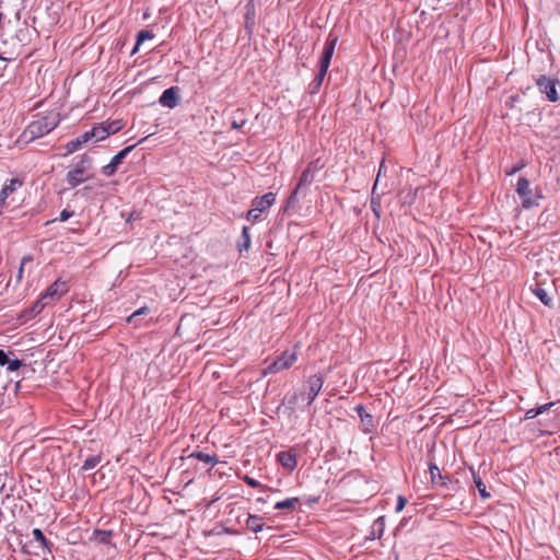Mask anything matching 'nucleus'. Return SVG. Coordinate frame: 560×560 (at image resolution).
<instances>
[{
  "label": "nucleus",
  "mask_w": 560,
  "mask_h": 560,
  "mask_svg": "<svg viewBox=\"0 0 560 560\" xmlns=\"http://www.w3.org/2000/svg\"><path fill=\"white\" fill-rule=\"evenodd\" d=\"M384 162L381 163V166H380V170H378V174L380 176L382 175V173H384Z\"/></svg>",
  "instance_id": "44"
},
{
  "label": "nucleus",
  "mask_w": 560,
  "mask_h": 560,
  "mask_svg": "<svg viewBox=\"0 0 560 560\" xmlns=\"http://www.w3.org/2000/svg\"><path fill=\"white\" fill-rule=\"evenodd\" d=\"M338 42V37L334 35H329L327 38L322 56L319 58L318 62V73L316 74L315 79L313 80V88L314 90H318L324 81V78L328 71V68L330 66L331 58L334 56V51L336 48Z\"/></svg>",
  "instance_id": "3"
},
{
  "label": "nucleus",
  "mask_w": 560,
  "mask_h": 560,
  "mask_svg": "<svg viewBox=\"0 0 560 560\" xmlns=\"http://www.w3.org/2000/svg\"><path fill=\"white\" fill-rule=\"evenodd\" d=\"M95 538L103 544L109 542V538L112 536V532L109 530H95Z\"/></svg>",
  "instance_id": "29"
},
{
  "label": "nucleus",
  "mask_w": 560,
  "mask_h": 560,
  "mask_svg": "<svg viewBox=\"0 0 560 560\" xmlns=\"http://www.w3.org/2000/svg\"><path fill=\"white\" fill-rule=\"evenodd\" d=\"M133 148L135 145H129L119 151L115 156H113L107 165L103 166L102 173L107 177L113 176L116 173L118 166L121 164L122 160L133 150Z\"/></svg>",
  "instance_id": "8"
},
{
  "label": "nucleus",
  "mask_w": 560,
  "mask_h": 560,
  "mask_svg": "<svg viewBox=\"0 0 560 560\" xmlns=\"http://www.w3.org/2000/svg\"><path fill=\"white\" fill-rule=\"evenodd\" d=\"M384 529H385V518H384V516H380L374 521V523L371 527V533L368 536V539L374 540L376 538H381L384 533Z\"/></svg>",
  "instance_id": "16"
},
{
  "label": "nucleus",
  "mask_w": 560,
  "mask_h": 560,
  "mask_svg": "<svg viewBox=\"0 0 560 560\" xmlns=\"http://www.w3.org/2000/svg\"><path fill=\"white\" fill-rule=\"evenodd\" d=\"M516 191L522 199L523 208L528 209L538 206L537 199L540 198V196L533 194L529 182L526 178L522 177L518 179Z\"/></svg>",
  "instance_id": "6"
},
{
  "label": "nucleus",
  "mask_w": 560,
  "mask_h": 560,
  "mask_svg": "<svg viewBox=\"0 0 560 560\" xmlns=\"http://www.w3.org/2000/svg\"><path fill=\"white\" fill-rule=\"evenodd\" d=\"M0 59H3L2 57H0Z\"/></svg>",
  "instance_id": "45"
},
{
  "label": "nucleus",
  "mask_w": 560,
  "mask_h": 560,
  "mask_svg": "<svg viewBox=\"0 0 560 560\" xmlns=\"http://www.w3.org/2000/svg\"><path fill=\"white\" fill-rule=\"evenodd\" d=\"M250 247L249 229L244 226L242 230L241 241L238 242L240 250H247Z\"/></svg>",
  "instance_id": "22"
},
{
  "label": "nucleus",
  "mask_w": 560,
  "mask_h": 560,
  "mask_svg": "<svg viewBox=\"0 0 560 560\" xmlns=\"http://www.w3.org/2000/svg\"><path fill=\"white\" fill-rule=\"evenodd\" d=\"M381 177H380V174H377V177H376V180L374 183V186L372 188V195L374 196L376 194V190L378 189V187H381Z\"/></svg>",
  "instance_id": "39"
},
{
  "label": "nucleus",
  "mask_w": 560,
  "mask_h": 560,
  "mask_svg": "<svg viewBox=\"0 0 560 560\" xmlns=\"http://www.w3.org/2000/svg\"><path fill=\"white\" fill-rule=\"evenodd\" d=\"M535 295L540 300V302L547 306H551L552 299L548 295L545 289L537 287L534 290Z\"/></svg>",
  "instance_id": "27"
},
{
  "label": "nucleus",
  "mask_w": 560,
  "mask_h": 560,
  "mask_svg": "<svg viewBox=\"0 0 560 560\" xmlns=\"http://www.w3.org/2000/svg\"><path fill=\"white\" fill-rule=\"evenodd\" d=\"M538 415H540V410L537 409V408H533V409H529V410L526 411L525 419H534Z\"/></svg>",
  "instance_id": "36"
},
{
  "label": "nucleus",
  "mask_w": 560,
  "mask_h": 560,
  "mask_svg": "<svg viewBox=\"0 0 560 560\" xmlns=\"http://www.w3.org/2000/svg\"><path fill=\"white\" fill-rule=\"evenodd\" d=\"M524 167V164L514 166L510 172H508L509 175H513L516 172L521 171Z\"/></svg>",
  "instance_id": "41"
},
{
  "label": "nucleus",
  "mask_w": 560,
  "mask_h": 560,
  "mask_svg": "<svg viewBox=\"0 0 560 560\" xmlns=\"http://www.w3.org/2000/svg\"><path fill=\"white\" fill-rule=\"evenodd\" d=\"M277 458L283 468H285L290 471H292L296 468L298 459H296V454L294 452H292V451L280 452L277 455Z\"/></svg>",
  "instance_id": "13"
},
{
  "label": "nucleus",
  "mask_w": 560,
  "mask_h": 560,
  "mask_svg": "<svg viewBox=\"0 0 560 560\" xmlns=\"http://www.w3.org/2000/svg\"><path fill=\"white\" fill-rule=\"evenodd\" d=\"M299 503L298 498H288L283 501L276 503L275 509L277 510H294Z\"/></svg>",
  "instance_id": "20"
},
{
  "label": "nucleus",
  "mask_w": 560,
  "mask_h": 560,
  "mask_svg": "<svg viewBox=\"0 0 560 560\" xmlns=\"http://www.w3.org/2000/svg\"><path fill=\"white\" fill-rule=\"evenodd\" d=\"M9 362L8 354L0 349V365H5Z\"/></svg>",
  "instance_id": "38"
},
{
  "label": "nucleus",
  "mask_w": 560,
  "mask_h": 560,
  "mask_svg": "<svg viewBox=\"0 0 560 560\" xmlns=\"http://www.w3.org/2000/svg\"><path fill=\"white\" fill-rule=\"evenodd\" d=\"M100 463V456H91L86 458L83 463L82 469L83 470H91L95 468Z\"/></svg>",
  "instance_id": "28"
},
{
  "label": "nucleus",
  "mask_w": 560,
  "mask_h": 560,
  "mask_svg": "<svg viewBox=\"0 0 560 560\" xmlns=\"http://www.w3.org/2000/svg\"><path fill=\"white\" fill-rule=\"evenodd\" d=\"M59 122L60 118L57 113H48L45 116H38L27 126L24 135H30V139L43 137L54 130Z\"/></svg>",
  "instance_id": "2"
},
{
  "label": "nucleus",
  "mask_w": 560,
  "mask_h": 560,
  "mask_svg": "<svg viewBox=\"0 0 560 560\" xmlns=\"http://www.w3.org/2000/svg\"><path fill=\"white\" fill-rule=\"evenodd\" d=\"M556 80H552L550 78H547L545 75H541L538 80H537V85L539 88V90L546 94L547 98L550 101V102H557L558 101V92H557V89H556Z\"/></svg>",
  "instance_id": "9"
},
{
  "label": "nucleus",
  "mask_w": 560,
  "mask_h": 560,
  "mask_svg": "<svg viewBox=\"0 0 560 560\" xmlns=\"http://www.w3.org/2000/svg\"><path fill=\"white\" fill-rule=\"evenodd\" d=\"M406 503H407V500L402 495H399L397 498L396 512L397 513L401 512L402 509L405 508Z\"/></svg>",
  "instance_id": "34"
},
{
  "label": "nucleus",
  "mask_w": 560,
  "mask_h": 560,
  "mask_svg": "<svg viewBox=\"0 0 560 560\" xmlns=\"http://www.w3.org/2000/svg\"><path fill=\"white\" fill-rule=\"evenodd\" d=\"M248 525L255 533L262 529V524L259 523V518L256 516H250Z\"/></svg>",
  "instance_id": "31"
},
{
  "label": "nucleus",
  "mask_w": 560,
  "mask_h": 560,
  "mask_svg": "<svg viewBox=\"0 0 560 560\" xmlns=\"http://www.w3.org/2000/svg\"><path fill=\"white\" fill-rule=\"evenodd\" d=\"M322 166L323 165L319 164V161L316 160L314 162H311L307 165V167L302 172L296 187L294 188V190L291 192L287 200V205L284 208L285 211L293 208L296 205L300 195L305 196V188L312 184L316 172H318L322 168Z\"/></svg>",
  "instance_id": "1"
},
{
  "label": "nucleus",
  "mask_w": 560,
  "mask_h": 560,
  "mask_svg": "<svg viewBox=\"0 0 560 560\" xmlns=\"http://www.w3.org/2000/svg\"><path fill=\"white\" fill-rule=\"evenodd\" d=\"M355 410L359 417L361 418L362 422H372V416L365 412L364 407L362 405H358L355 407Z\"/></svg>",
  "instance_id": "30"
},
{
  "label": "nucleus",
  "mask_w": 560,
  "mask_h": 560,
  "mask_svg": "<svg viewBox=\"0 0 560 560\" xmlns=\"http://www.w3.org/2000/svg\"><path fill=\"white\" fill-rule=\"evenodd\" d=\"M324 385V377L320 374H315L308 377L307 380V404L311 405L319 392L322 390V387Z\"/></svg>",
  "instance_id": "10"
},
{
  "label": "nucleus",
  "mask_w": 560,
  "mask_h": 560,
  "mask_svg": "<svg viewBox=\"0 0 560 560\" xmlns=\"http://www.w3.org/2000/svg\"><path fill=\"white\" fill-rule=\"evenodd\" d=\"M7 364H8V370L13 372V371H16L18 369H20L23 363L19 359H14V360L9 359V362Z\"/></svg>",
  "instance_id": "32"
},
{
  "label": "nucleus",
  "mask_w": 560,
  "mask_h": 560,
  "mask_svg": "<svg viewBox=\"0 0 560 560\" xmlns=\"http://www.w3.org/2000/svg\"><path fill=\"white\" fill-rule=\"evenodd\" d=\"M472 475H474V482L480 493V497L482 499L490 498V493L487 491L486 485L482 482L481 478L479 476H477L475 472Z\"/></svg>",
  "instance_id": "25"
},
{
  "label": "nucleus",
  "mask_w": 560,
  "mask_h": 560,
  "mask_svg": "<svg viewBox=\"0 0 560 560\" xmlns=\"http://www.w3.org/2000/svg\"><path fill=\"white\" fill-rule=\"evenodd\" d=\"M153 37H154V35H153V33H152V32L147 31V30H142V31H140V32L138 33V35H137V43H136V46H135V48H133V50H132V54H135V52L138 50L139 46H140L144 40H147V39H152Z\"/></svg>",
  "instance_id": "24"
},
{
  "label": "nucleus",
  "mask_w": 560,
  "mask_h": 560,
  "mask_svg": "<svg viewBox=\"0 0 560 560\" xmlns=\"http://www.w3.org/2000/svg\"><path fill=\"white\" fill-rule=\"evenodd\" d=\"M298 360V353L296 351L293 352H283L281 355H279L268 368L266 369V373H278L282 370L289 369L292 366L295 361Z\"/></svg>",
  "instance_id": "7"
},
{
  "label": "nucleus",
  "mask_w": 560,
  "mask_h": 560,
  "mask_svg": "<svg viewBox=\"0 0 560 560\" xmlns=\"http://www.w3.org/2000/svg\"><path fill=\"white\" fill-rule=\"evenodd\" d=\"M21 186H22V182L16 178L10 179L9 184H5L3 186V188L0 191V214L2 213V209L5 205L7 198Z\"/></svg>",
  "instance_id": "14"
},
{
  "label": "nucleus",
  "mask_w": 560,
  "mask_h": 560,
  "mask_svg": "<svg viewBox=\"0 0 560 560\" xmlns=\"http://www.w3.org/2000/svg\"><path fill=\"white\" fill-rule=\"evenodd\" d=\"M32 535H33L35 541L38 544V548H40L43 550L49 549V546H48L49 544L40 529H38V528L33 529ZM48 551L50 552V550H48Z\"/></svg>",
  "instance_id": "21"
},
{
  "label": "nucleus",
  "mask_w": 560,
  "mask_h": 560,
  "mask_svg": "<svg viewBox=\"0 0 560 560\" xmlns=\"http://www.w3.org/2000/svg\"><path fill=\"white\" fill-rule=\"evenodd\" d=\"M90 140L95 139L101 141L106 139L109 135L115 133L116 129H107L105 126H95L92 130L86 131Z\"/></svg>",
  "instance_id": "15"
},
{
  "label": "nucleus",
  "mask_w": 560,
  "mask_h": 560,
  "mask_svg": "<svg viewBox=\"0 0 560 560\" xmlns=\"http://www.w3.org/2000/svg\"><path fill=\"white\" fill-rule=\"evenodd\" d=\"M49 304V301L43 300L40 295L39 299L34 303V305L30 308V316H35L42 312V310Z\"/></svg>",
  "instance_id": "26"
},
{
  "label": "nucleus",
  "mask_w": 560,
  "mask_h": 560,
  "mask_svg": "<svg viewBox=\"0 0 560 560\" xmlns=\"http://www.w3.org/2000/svg\"><path fill=\"white\" fill-rule=\"evenodd\" d=\"M68 291L67 284L63 281L56 280L45 293L42 294L43 300L54 302L59 300Z\"/></svg>",
  "instance_id": "11"
},
{
  "label": "nucleus",
  "mask_w": 560,
  "mask_h": 560,
  "mask_svg": "<svg viewBox=\"0 0 560 560\" xmlns=\"http://www.w3.org/2000/svg\"><path fill=\"white\" fill-rule=\"evenodd\" d=\"M553 405V402H549V404H545L540 407H538L537 409L540 410V413L545 412L546 410H548L551 406Z\"/></svg>",
  "instance_id": "42"
},
{
  "label": "nucleus",
  "mask_w": 560,
  "mask_h": 560,
  "mask_svg": "<svg viewBox=\"0 0 560 560\" xmlns=\"http://www.w3.org/2000/svg\"><path fill=\"white\" fill-rule=\"evenodd\" d=\"M246 124V118L243 109H236L233 113L231 126L233 129H241Z\"/></svg>",
  "instance_id": "19"
},
{
  "label": "nucleus",
  "mask_w": 560,
  "mask_h": 560,
  "mask_svg": "<svg viewBox=\"0 0 560 560\" xmlns=\"http://www.w3.org/2000/svg\"><path fill=\"white\" fill-rule=\"evenodd\" d=\"M147 312H148V308H147V307H141V308H139L138 311H136L132 315H130V316L127 318V320H128L129 323H131V322H133L138 316L143 315V314H145Z\"/></svg>",
  "instance_id": "33"
},
{
  "label": "nucleus",
  "mask_w": 560,
  "mask_h": 560,
  "mask_svg": "<svg viewBox=\"0 0 560 560\" xmlns=\"http://www.w3.org/2000/svg\"><path fill=\"white\" fill-rule=\"evenodd\" d=\"M88 141H90V138H89V135L88 132L85 131L84 133H82L81 136H79L78 138H75L74 140H71L70 142L67 143L66 145V149H67V153H73L74 151H77L82 144L86 143Z\"/></svg>",
  "instance_id": "17"
},
{
  "label": "nucleus",
  "mask_w": 560,
  "mask_h": 560,
  "mask_svg": "<svg viewBox=\"0 0 560 560\" xmlns=\"http://www.w3.org/2000/svg\"><path fill=\"white\" fill-rule=\"evenodd\" d=\"M32 259L30 257H24L22 259V265H21V268H20V271H19V278L22 277V272H23V265L25 264V261H31Z\"/></svg>",
  "instance_id": "43"
},
{
  "label": "nucleus",
  "mask_w": 560,
  "mask_h": 560,
  "mask_svg": "<svg viewBox=\"0 0 560 560\" xmlns=\"http://www.w3.org/2000/svg\"><path fill=\"white\" fill-rule=\"evenodd\" d=\"M72 215H73V212H72V211H69V210H67V209H63V210L60 212L59 221L65 222V221H67L68 219H70Z\"/></svg>",
  "instance_id": "35"
},
{
  "label": "nucleus",
  "mask_w": 560,
  "mask_h": 560,
  "mask_svg": "<svg viewBox=\"0 0 560 560\" xmlns=\"http://www.w3.org/2000/svg\"><path fill=\"white\" fill-rule=\"evenodd\" d=\"M244 480H245V482H246L248 486H250L252 488H257V487H259V482H258L257 480H255V479H253V478L248 477V476H246V477L244 478Z\"/></svg>",
  "instance_id": "37"
},
{
  "label": "nucleus",
  "mask_w": 560,
  "mask_h": 560,
  "mask_svg": "<svg viewBox=\"0 0 560 560\" xmlns=\"http://www.w3.org/2000/svg\"><path fill=\"white\" fill-rule=\"evenodd\" d=\"M160 104L167 108H174L178 104V90L177 88H168L166 89L161 97H160Z\"/></svg>",
  "instance_id": "12"
},
{
  "label": "nucleus",
  "mask_w": 560,
  "mask_h": 560,
  "mask_svg": "<svg viewBox=\"0 0 560 560\" xmlns=\"http://www.w3.org/2000/svg\"><path fill=\"white\" fill-rule=\"evenodd\" d=\"M107 129H116V132L120 129V126L117 122H110L105 126Z\"/></svg>",
  "instance_id": "40"
},
{
  "label": "nucleus",
  "mask_w": 560,
  "mask_h": 560,
  "mask_svg": "<svg viewBox=\"0 0 560 560\" xmlns=\"http://www.w3.org/2000/svg\"><path fill=\"white\" fill-rule=\"evenodd\" d=\"M195 458L205 464H210L212 467L218 463V459L214 456L206 454L203 452H192L187 456V459Z\"/></svg>",
  "instance_id": "18"
},
{
  "label": "nucleus",
  "mask_w": 560,
  "mask_h": 560,
  "mask_svg": "<svg viewBox=\"0 0 560 560\" xmlns=\"http://www.w3.org/2000/svg\"><path fill=\"white\" fill-rule=\"evenodd\" d=\"M430 476L433 483L445 485V477L442 476L439 467L434 464L430 465Z\"/></svg>",
  "instance_id": "23"
},
{
  "label": "nucleus",
  "mask_w": 560,
  "mask_h": 560,
  "mask_svg": "<svg viewBox=\"0 0 560 560\" xmlns=\"http://www.w3.org/2000/svg\"><path fill=\"white\" fill-rule=\"evenodd\" d=\"M89 164L90 159L82 156L80 162L75 164L74 168L68 172L67 183L70 185V187L74 188L89 178V176L85 175Z\"/></svg>",
  "instance_id": "5"
},
{
  "label": "nucleus",
  "mask_w": 560,
  "mask_h": 560,
  "mask_svg": "<svg viewBox=\"0 0 560 560\" xmlns=\"http://www.w3.org/2000/svg\"><path fill=\"white\" fill-rule=\"evenodd\" d=\"M276 201V195L273 192H267L261 197L254 198L252 202V209L248 210L246 219L252 222H256L260 214L270 208Z\"/></svg>",
  "instance_id": "4"
}]
</instances>
